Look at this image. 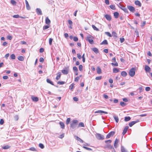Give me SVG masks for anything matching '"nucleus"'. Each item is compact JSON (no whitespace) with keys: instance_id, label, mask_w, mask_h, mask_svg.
Returning a JSON list of instances; mask_svg holds the SVG:
<instances>
[{"instance_id":"1","label":"nucleus","mask_w":152,"mask_h":152,"mask_svg":"<svg viewBox=\"0 0 152 152\" xmlns=\"http://www.w3.org/2000/svg\"><path fill=\"white\" fill-rule=\"evenodd\" d=\"M78 123V121L77 120H73L72 121V123L71 124V127L73 129H75Z\"/></svg>"},{"instance_id":"2","label":"nucleus","mask_w":152,"mask_h":152,"mask_svg":"<svg viewBox=\"0 0 152 152\" xmlns=\"http://www.w3.org/2000/svg\"><path fill=\"white\" fill-rule=\"evenodd\" d=\"M93 38V37L92 36L89 35L86 37V40L88 41L90 44H93L94 43V41L92 39Z\"/></svg>"},{"instance_id":"3","label":"nucleus","mask_w":152,"mask_h":152,"mask_svg":"<svg viewBox=\"0 0 152 152\" xmlns=\"http://www.w3.org/2000/svg\"><path fill=\"white\" fill-rule=\"evenodd\" d=\"M129 74L131 77H133L135 74V68H132L129 70Z\"/></svg>"},{"instance_id":"4","label":"nucleus","mask_w":152,"mask_h":152,"mask_svg":"<svg viewBox=\"0 0 152 152\" xmlns=\"http://www.w3.org/2000/svg\"><path fill=\"white\" fill-rule=\"evenodd\" d=\"M118 6L120 8L121 10L124 11L125 12H128V10L124 6H122L119 3L118 4H117Z\"/></svg>"},{"instance_id":"5","label":"nucleus","mask_w":152,"mask_h":152,"mask_svg":"<svg viewBox=\"0 0 152 152\" xmlns=\"http://www.w3.org/2000/svg\"><path fill=\"white\" fill-rule=\"evenodd\" d=\"M96 137L98 140H103L104 138L103 136L99 133L96 134Z\"/></svg>"},{"instance_id":"6","label":"nucleus","mask_w":152,"mask_h":152,"mask_svg":"<svg viewBox=\"0 0 152 152\" xmlns=\"http://www.w3.org/2000/svg\"><path fill=\"white\" fill-rule=\"evenodd\" d=\"M115 134V132L114 131H112L109 133L106 136V138L107 139H108L110 138L111 137L113 136Z\"/></svg>"},{"instance_id":"7","label":"nucleus","mask_w":152,"mask_h":152,"mask_svg":"<svg viewBox=\"0 0 152 152\" xmlns=\"http://www.w3.org/2000/svg\"><path fill=\"white\" fill-rule=\"evenodd\" d=\"M139 122V120H137L136 121H132L129 123V125L130 127H132L136 123L138 122Z\"/></svg>"},{"instance_id":"8","label":"nucleus","mask_w":152,"mask_h":152,"mask_svg":"<svg viewBox=\"0 0 152 152\" xmlns=\"http://www.w3.org/2000/svg\"><path fill=\"white\" fill-rule=\"evenodd\" d=\"M127 8L131 12H134L135 11L134 8L132 6H128Z\"/></svg>"},{"instance_id":"9","label":"nucleus","mask_w":152,"mask_h":152,"mask_svg":"<svg viewBox=\"0 0 152 152\" xmlns=\"http://www.w3.org/2000/svg\"><path fill=\"white\" fill-rule=\"evenodd\" d=\"M105 148H107L110 149H114L113 146L112 145H110V144H107L105 146Z\"/></svg>"},{"instance_id":"10","label":"nucleus","mask_w":152,"mask_h":152,"mask_svg":"<svg viewBox=\"0 0 152 152\" xmlns=\"http://www.w3.org/2000/svg\"><path fill=\"white\" fill-rule=\"evenodd\" d=\"M57 75L56 79L57 80H58L61 77V74L60 72H58L57 73Z\"/></svg>"},{"instance_id":"11","label":"nucleus","mask_w":152,"mask_h":152,"mask_svg":"<svg viewBox=\"0 0 152 152\" xmlns=\"http://www.w3.org/2000/svg\"><path fill=\"white\" fill-rule=\"evenodd\" d=\"M31 99L33 101L37 102L39 100V99L37 97H35L33 96H31Z\"/></svg>"},{"instance_id":"12","label":"nucleus","mask_w":152,"mask_h":152,"mask_svg":"<svg viewBox=\"0 0 152 152\" xmlns=\"http://www.w3.org/2000/svg\"><path fill=\"white\" fill-rule=\"evenodd\" d=\"M145 69L147 72H149L151 70L150 68L147 65L145 66Z\"/></svg>"},{"instance_id":"13","label":"nucleus","mask_w":152,"mask_h":152,"mask_svg":"<svg viewBox=\"0 0 152 152\" xmlns=\"http://www.w3.org/2000/svg\"><path fill=\"white\" fill-rule=\"evenodd\" d=\"M45 23L48 25L50 23V20L48 17H47L45 19Z\"/></svg>"},{"instance_id":"14","label":"nucleus","mask_w":152,"mask_h":152,"mask_svg":"<svg viewBox=\"0 0 152 152\" xmlns=\"http://www.w3.org/2000/svg\"><path fill=\"white\" fill-rule=\"evenodd\" d=\"M128 128L129 127L128 126H126L125 127L122 133L123 135H124L127 132V131L128 129Z\"/></svg>"},{"instance_id":"15","label":"nucleus","mask_w":152,"mask_h":152,"mask_svg":"<svg viewBox=\"0 0 152 152\" xmlns=\"http://www.w3.org/2000/svg\"><path fill=\"white\" fill-rule=\"evenodd\" d=\"M36 11L37 14L39 15H42V12L40 9L39 8H37L36 9Z\"/></svg>"},{"instance_id":"16","label":"nucleus","mask_w":152,"mask_h":152,"mask_svg":"<svg viewBox=\"0 0 152 152\" xmlns=\"http://www.w3.org/2000/svg\"><path fill=\"white\" fill-rule=\"evenodd\" d=\"M25 2L26 4V7L27 9L28 10H29L30 9V7L29 5V4H28V1L26 0H25Z\"/></svg>"},{"instance_id":"17","label":"nucleus","mask_w":152,"mask_h":152,"mask_svg":"<svg viewBox=\"0 0 152 152\" xmlns=\"http://www.w3.org/2000/svg\"><path fill=\"white\" fill-rule=\"evenodd\" d=\"M97 73L98 74H100L102 73V70L100 67L99 66L97 67L96 69Z\"/></svg>"},{"instance_id":"18","label":"nucleus","mask_w":152,"mask_h":152,"mask_svg":"<svg viewBox=\"0 0 152 152\" xmlns=\"http://www.w3.org/2000/svg\"><path fill=\"white\" fill-rule=\"evenodd\" d=\"M118 142V140L117 139H116L114 143V145L115 148H116L117 147V144Z\"/></svg>"},{"instance_id":"19","label":"nucleus","mask_w":152,"mask_h":152,"mask_svg":"<svg viewBox=\"0 0 152 152\" xmlns=\"http://www.w3.org/2000/svg\"><path fill=\"white\" fill-rule=\"evenodd\" d=\"M104 16L105 18L108 20L110 21L111 20V17L110 15L107 14L106 15Z\"/></svg>"},{"instance_id":"20","label":"nucleus","mask_w":152,"mask_h":152,"mask_svg":"<svg viewBox=\"0 0 152 152\" xmlns=\"http://www.w3.org/2000/svg\"><path fill=\"white\" fill-rule=\"evenodd\" d=\"M75 137L76 139L78 140L81 143H83V141L78 136H75Z\"/></svg>"},{"instance_id":"21","label":"nucleus","mask_w":152,"mask_h":152,"mask_svg":"<svg viewBox=\"0 0 152 152\" xmlns=\"http://www.w3.org/2000/svg\"><path fill=\"white\" fill-rule=\"evenodd\" d=\"M104 113L105 114H107V113L105 111H103L101 110H99L95 112V113Z\"/></svg>"},{"instance_id":"22","label":"nucleus","mask_w":152,"mask_h":152,"mask_svg":"<svg viewBox=\"0 0 152 152\" xmlns=\"http://www.w3.org/2000/svg\"><path fill=\"white\" fill-rule=\"evenodd\" d=\"M61 72L63 74L67 75L68 73V69H63L61 70Z\"/></svg>"},{"instance_id":"23","label":"nucleus","mask_w":152,"mask_h":152,"mask_svg":"<svg viewBox=\"0 0 152 152\" xmlns=\"http://www.w3.org/2000/svg\"><path fill=\"white\" fill-rule=\"evenodd\" d=\"M135 4L136 5H138L140 7L141 6V4L140 2L139 1H135Z\"/></svg>"},{"instance_id":"24","label":"nucleus","mask_w":152,"mask_h":152,"mask_svg":"<svg viewBox=\"0 0 152 152\" xmlns=\"http://www.w3.org/2000/svg\"><path fill=\"white\" fill-rule=\"evenodd\" d=\"M113 117L116 122L117 123H118L119 121V118L117 116L114 115L113 116Z\"/></svg>"},{"instance_id":"25","label":"nucleus","mask_w":152,"mask_h":152,"mask_svg":"<svg viewBox=\"0 0 152 152\" xmlns=\"http://www.w3.org/2000/svg\"><path fill=\"white\" fill-rule=\"evenodd\" d=\"M92 50L96 53H97L99 52V50L96 48H94L92 49Z\"/></svg>"},{"instance_id":"26","label":"nucleus","mask_w":152,"mask_h":152,"mask_svg":"<svg viewBox=\"0 0 152 152\" xmlns=\"http://www.w3.org/2000/svg\"><path fill=\"white\" fill-rule=\"evenodd\" d=\"M18 59L20 61H23L24 59V57L22 56H19L18 57Z\"/></svg>"},{"instance_id":"27","label":"nucleus","mask_w":152,"mask_h":152,"mask_svg":"<svg viewBox=\"0 0 152 152\" xmlns=\"http://www.w3.org/2000/svg\"><path fill=\"white\" fill-rule=\"evenodd\" d=\"M46 81L48 83H49L52 85H54L53 82L52 81H51L50 79H47Z\"/></svg>"},{"instance_id":"28","label":"nucleus","mask_w":152,"mask_h":152,"mask_svg":"<svg viewBox=\"0 0 152 152\" xmlns=\"http://www.w3.org/2000/svg\"><path fill=\"white\" fill-rule=\"evenodd\" d=\"M131 118L130 117H125L124 118V121H130Z\"/></svg>"},{"instance_id":"29","label":"nucleus","mask_w":152,"mask_h":152,"mask_svg":"<svg viewBox=\"0 0 152 152\" xmlns=\"http://www.w3.org/2000/svg\"><path fill=\"white\" fill-rule=\"evenodd\" d=\"M127 75V73L125 71H123L121 73V75L123 77L126 76Z\"/></svg>"},{"instance_id":"30","label":"nucleus","mask_w":152,"mask_h":152,"mask_svg":"<svg viewBox=\"0 0 152 152\" xmlns=\"http://www.w3.org/2000/svg\"><path fill=\"white\" fill-rule=\"evenodd\" d=\"M119 71V69L116 68H114L113 69V72L114 73H117Z\"/></svg>"},{"instance_id":"31","label":"nucleus","mask_w":152,"mask_h":152,"mask_svg":"<svg viewBox=\"0 0 152 152\" xmlns=\"http://www.w3.org/2000/svg\"><path fill=\"white\" fill-rule=\"evenodd\" d=\"M59 124L61 126V128L64 129V128L65 125L64 123L62 122H60L59 123Z\"/></svg>"},{"instance_id":"32","label":"nucleus","mask_w":152,"mask_h":152,"mask_svg":"<svg viewBox=\"0 0 152 152\" xmlns=\"http://www.w3.org/2000/svg\"><path fill=\"white\" fill-rule=\"evenodd\" d=\"M114 15L115 18H117L119 15V13L118 12H115L114 13Z\"/></svg>"},{"instance_id":"33","label":"nucleus","mask_w":152,"mask_h":152,"mask_svg":"<svg viewBox=\"0 0 152 152\" xmlns=\"http://www.w3.org/2000/svg\"><path fill=\"white\" fill-rule=\"evenodd\" d=\"M80 126L82 127H84V125L83 123L80 122L79 123L77 127L78 128Z\"/></svg>"},{"instance_id":"34","label":"nucleus","mask_w":152,"mask_h":152,"mask_svg":"<svg viewBox=\"0 0 152 152\" xmlns=\"http://www.w3.org/2000/svg\"><path fill=\"white\" fill-rule=\"evenodd\" d=\"M121 151L122 152H127V151L123 146H121Z\"/></svg>"},{"instance_id":"35","label":"nucleus","mask_w":152,"mask_h":152,"mask_svg":"<svg viewBox=\"0 0 152 152\" xmlns=\"http://www.w3.org/2000/svg\"><path fill=\"white\" fill-rule=\"evenodd\" d=\"M108 43L106 40H104L101 44V45H107Z\"/></svg>"},{"instance_id":"36","label":"nucleus","mask_w":152,"mask_h":152,"mask_svg":"<svg viewBox=\"0 0 152 152\" xmlns=\"http://www.w3.org/2000/svg\"><path fill=\"white\" fill-rule=\"evenodd\" d=\"M10 147L8 145H7L4 146H3L2 147V148L3 149H7L10 148Z\"/></svg>"},{"instance_id":"37","label":"nucleus","mask_w":152,"mask_h":152,"mask_svg":"<svg viewBox=\"0 0 152 152\" xmlns=\"http://www.w3.org/2000/svg\"><path fill=\"white\" fill-rule=\"evenodd\" d=\"M50 27L49 25H46L45 26L43 27V29L44 30H45L49 28Z\"/></svg>"},{"instance_id":"38","label":"nucleus","mask_w":152,"mask_h":152,"mask_svg":"<svg viewBox=\"0 0 152 152\" xmlns=\"http://www.w3.org/2000/svg\"><path fill=\"white\" fill-rule=\"evenodd\" d=\"M115 63H111V65L113 66H118V64L117 63V62H115Z\"/></svg>"},{"instance_id":"39","label":"nucleus","mask_w":152,"mask_h":152,"mask_svg":"<svg viewBox=\"0 0 152 152\" xmlns=\"http://www.w3.org/2000/svg\"><path fill=\"white\" fill-rule=\"evenodd\" d=\"M110 7L112 10H115V6L114 5H110Z\"/></svg>"},{"instance_id":"40","label":"nucleus","mask_w":152,"mask_h":152,"mask_svg":"<svg viewBox=\"0 0 152 152\" xmlns=\"http://www.w3.org/2000/svg\"><path fill=\"white\" fill-rule=\"evenodd\" d=\"M120 104L122 106L124 107L126 105V103L123 102H120Z\"/></svg>"},{"instance_id":"41","label":"nucleus","mask_w":152,"mask_h":152,"mask_svg":"<svg viewBox=\"0 0 152 152\" xmlns=\"http://www.w3.org/2000/svg\"><path fill=\"white\" fill-rule=\"evenodd\" d=\"M92 27L93 28L94 30L97 31H98L99 30V29L97 28H96L94 25H92Z\"/></svg>"},{"instance_id":"42","label":"nucleus","mask_w":152,"mask_h":152,"mask_svg":"<svg viewBox=\"0 0 152 152\" xmlns=\"http://www.w3.org/2000/svg\"><path fill=\"white\" fill-rule=\"evenodd\" d=\"M74 87V85L73 84H72L70 86V90L72 91H73Z\"/></svg>"},{"instance_id":"43","label":"nucleus","mask_w":152,"mask_h":152,"mask_svg":"<svg viewBox=\"0 0 152 152\" xmlns=\"http://www.w3.org/2000/svg\"><path fill=\"white\" fill-rule=\"evenodd\" d=\"M65 83L64 81H58L57 84L59 85H63Z\"/></svg>"},{"instance_id":"44","label":"nucleus","mask_w":152,"mask_h":152,"mask_svg":"<svg viewBox=\"0 0 152 152\" xmlns=\"http://www.w3.org/2000/svg\"><path fill=\"white\" fill-rule=\"evenodd\" d=\"M102 78V76H100L96 77L95 78V79L96 80H101Z\"/></svg>"},{"instance_id":"45","label":"nucleus","mask_w":152,"mask_h":152,"mask_svg":"<svg viewBox=\"0 0 152 152\" xmlns=\"http://www.w3.org/2000/svg\"><path fill=\"white\" fill-rule=\"evenodd\" d=\"M83 148L85 149H86L87 150H88L92 151V149H91V148H90L86 147L85 146H83Z\"/></svg>"},{"instance_id":"46","label":"nucleus","mask_w":152,"mask_h":152,"mask_svg":"<svg viewBox=\"0 0 152 152\" xmlns=\"http://www.w3.org/2000/svg\"><path fill=\"white\" fill-rule=\"evenodd\" d=\"M11 58L12 59H15V55L14 54H12L10 56Z\"/></svg>"},{"instance_id":"47","label":"nucleus","mask_w":152,"mask_h":152,"mask_svg":"<svg viewBox=\"0 0 152 152\" xmlns=\"http://www.w3.org/2000/svg\"><path fill=\"white\" fill-rule=\"evenodd\" d=\"M70 121V118H68L67 119L66 121V124H68L69 123Z\"/></svg>"},{"instance_id":"48","label":"nucleus","mask_w":152,"mask_h":152,"mask_svg":"<svg viewBox=\"0 0 152 152\" xmlns=\"http://www.w3.org/2000/svg\"><path fill=\"white\" fill-rule=\"evenodd\" d=\"M49 44L50 45H52V43L53 40V39L51 38H50L49 39Z\"/></svg>"},{"instance_id":"49","label":"nucleus","mask_w":152,"mask_h":152,"mask_svg":"<svg viewBox=\"0 0 152 152\" xmlns=\"http://www.w3.org/2000/svg\"><path fill=\"white\" fill-rule=\"evenodd\" d=\"M39 147L42 149H43L44 148V146L43 145L42 143L39 144Z\"/></svg>"},{"instance_id":"50","label":"nucleus","mask_w":152,"mask_h":152,"mask_svg":"<svg viewBox=\"0 0 152 152\" xmlns=\"http://www.w3.org/2000/svg\"><path fill=\"white\" fill-rule=\"evenodd\" d=\"M83 66L82 65H79V69L80 71H82L83 70Z\"/></svg>"},{"instance_id":"51","label":"nucleus","mask_w":152,"mask_h":152,"mask_svg":"<svg viewBox=\"0 0 152 152\" xmlns=\"http://www.w3.org/2000/svg\"><path fill=\"white\" fill-rule=\"evenodd\" d=\"M105 34L107 35L108 36L110 37H111L112 35L109 32H105Z\"/></svg>"},{"instance_id":"52","label":"nucleus","mask_w":152,"mask_h":152,"mask_svg":"<svg viewBox=\"0 0 152 152\" xmlns=\"http://www.w3.org/2000/svg\"><path fill=\"white\" fill-rule=\"evenodd\" d=\"M11 3L13 5H15L16 2L14 0H12L11 1Z\"/></svg>"},{"instance_id":"53","label":"nucleus","mask_w":152,"mask_h":152,"mask_svg":"<svg viewBox=\"0 0 152 152\" xmlns=\"http://www.w3.org/2000/svg\"><path fill=\"white\" fill-rule=\"evenodd\" d=\"M13 17L14 18H20V16L18 15H15L13 16Z\"/></svg>"},{"instance_id":"54","label":"nucleus","mask_w":152,"mask_h":152,"mask_svg":"<svg viewBox=\"0 0 152 152\" xmlns=\"http://www.w3.org/2000/svg\"><path fill=\"white\" fill-rule=\"evenodd\" d=\"M120 42L121 43H123L125 39L123 38H120Z\"/></svg>"},{"instance_id":"55","label":"nucleus","mask_w":152,"mask_h":152,"mask_svg":"<svg viewBox=\"0 0 152 152\" xmlns=\"http://www.w3.org/2000/svg\"><path fill=\"white\" fill-rule=\"evenodd\" d=\"M111 142H112L111 140H105V142L106 143H110Z\"/></svg>"},{"instance_id":"56","label":"nucleus","mask_w":152,"mask_h":152,"mask_svg":"<svg viewBox=\"0 0 152 152\" xmlns=\"http://www.w3.org/2000/svg\"><path fill=\"white\" fill-rule=\"evenodd\" d=\"M84 54H83V55L82 56V58H83V62H85V58L84 57Z\"/></svg>"},{"instance_id":"57","label":"nucleus","mask_w":152,"mask_h":152,"mask_svg":"<svg viewBox=\"0 0 152 152\" xmlns=\"http://www.w3.org/2000/svg\"><path fill=\"white\" fill-rule=\"evenodd\" d=\"M79 79H80L79 77H77L75 78V82H77L78 81V80H79Z\"/></svg>"},{"instance_id":"58","label":"nucleus","mask_w":152,"mask_h":152,"mask_svg":"<svg viewBox=\"0 0 152 152\" xmlns=\"http://www.w3.org/2000/svg\"><path fill=\"white\" fill-rule=\"evenodd\" d=\"M20 43L22 45H26V42L23 41H21L20 42Z\"/></svg>"},{"instance_id":"59","label":"nucleus","mask_w":152,"mask_h":152,"mask_svg":"<svg viewBox=\"0 0 152 152\" xmlns=\"http://www.w3.org/2000/svg\"><path fill=\"white\" fill-rule=\"evenodd\" d=\"M4 123V121L2 119H1L0 121V124L1 125H2Z\"/></svg>"},{"instance_id":"60","label":"nucleus","mask_w":152,"mask_h":152,"mask_svg":"<svg viewBox=\"0 0 152 152\" xmlns=\"http://www.w3.org/2000/svg\"><path fill=\"white\" fill-rule=\"evenodd\" d=\"M150 88L149 87H147L145 88V90L146 91H149L150 90Z\"/></svg>"},{"instance_id":"61","label":"nucleus","mask_w":152,"mask_h":152,"mask_svg":"<svg viewBox=\"0 0 152 152\" xmlns=\"http://www.w3.org/2000/svg\"><path fill=\"white\" fill-rule=\"evenodd\" d=\"M105 3L107 5H108L110 4L109 0H105Z\"/></svg>"},{"instance_id":"62","label":"nucleus","mask_w":152,"mask_h":152,"mask_svg":"<svg viewBox=\"0 0 152 152\" xmlns=\"http://www.w3.org/2000/svg\"><path fill=\"white\" fill-rule=\"evenodd\" d=\"M73 69L74 71H76V72H77V71H78L77 68L76 66H74L73 67Z\"/></svg>"},{"instance_id":"63","label":"nucleus","mask_w":152,"mask_h":152,"mask_svg":"<svg viewBox=\"0 0 152 152\" xmlns=\"http://www.w3.org/2000/svg\"><path fill=\"white\" fill-rule=\"evenodd\" d=\"M112 34L113 36L114 37H117V34L114 31H113L112 32Z\"/></svg>"},{"instance_id":"64","label":"nucleus","mask_w":152,"mask_h":152,"mask_svg":"<svg viewBox=\"0 0 152 152\" xmlns=\"http://www.w3.org/2000/svg\"><path fill=\"white\" fill-rule=\"evenodd\" d=\"M44 59L42 57H41L39 59V61L41 62H42L44 61Z\"/></svg>"}]
</instances>
